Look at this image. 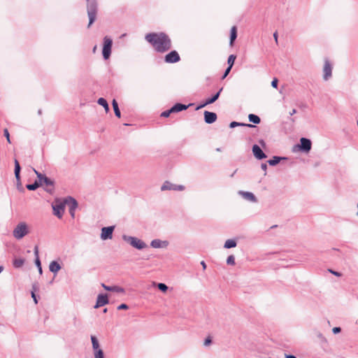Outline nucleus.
<instances>
[{
	"label": "nucleus",
	"instance_id": "nucleus-43",
	"mask_svg": "<svg viewBox=\"0 0 358 358\" xmlns=\"http://www.w3.org/2000/svg\"><path fill=\"white\" fill-rule=\"evenodd\" d=\"M278 80L277 78H274L272 81H271V86L273 87V88H277L278 87Z\"/></svg>",
	"mask_w": 358,
	"mask_h": 358
},
{
	"label": "nucleus",
	"instance_id": "nucleus-26",
	"mask_svg": "<svg viewBox=\"0 0 358 358\" xmlns=\"http://www.w3.org/2000/svg\"><path fill=\"white\" fill-rule=\"evenodd\" d=\"M112 105L115 116L120 118L121 117V113L118 106V103L115 99L113 100Z\"/></svg>",
	"mask_w": 358,
	"mask_h": 358
},
{
	"label": "nucleus",
	"instance_id": "nucleus-5",
	"mask_svg": "<svg viewBox=\"0 0 358 358\" xmlns=\"http://www.w3.org/2000/svg\"><path fill=\"white\" fill-rule=\"evenodd\" d=\"M113 45V40L110 37L106 36L103 38V44L102 48V55L104 59H109L111 55V50Z\"/></svg>",
	"mask_w": 358,
	"mask_h": 358
},
{
	"label": "nucleus",
	"instance_id": "nucleus-4",
	"mask_svg": "<svg viewBox=\"0 0 358 358\" xmlns=\"http://www.w3.org/2000/svg\"><path fill=\"white\" fill-rule=\"evenodd\" d=\"M29 233V229L27 224L21 222L16 225L13 231V236L17 240L22 239Z\"/></svg>",
	"mask_w": 358,
	"mask_h": 358
},
{
	"label": "nucleus",
	"instance_id": "nucleus-52",
	"mask_svg": "<svg viewBox=\"0 0 358 358\" xmlns=\"http://www.w3.org/2000/svg\"><path fill=\"white\" fill-rule=\"evenodd\" d=\"M329 271L333 273L334 275H336V276H341V274L337 271H334L332 270H329Z\"/></svg>",
	"mask_w": 358,
	"mask_h": 358
},
{
	"label": "nucleus",
	"instance_id": "nucleus-40",
	"mask_svg": "<svg viewBox=\"0 0 358 358\" xmlns=\"http://www.w3.org/2000/svg\"><path fill=\"white\" fill-rule=\"evenodd\" d=\"M3 135L6 138L8 143H11L10 138V134H9L8 129H3Z\"/></svg>",
	"mask_w": 358,
	"mask_h": 358
},
{
	"label": "nucleus",
	"instance_id": "nucleus-37",
	"mask_svg": "<svg viewBox=\"0 0 358 358\" xmlns=\"http://www.w3.org/2000/svg\"><path fill=\"white\" fill-rule=\"evenodd\" d=\"M227 264L229 265H234L235 264V257L234 255H229L227 259Z\"/></svg>",
	"mask_w": 358,
	"mask_h": 358
},
{
	"label": "nucleus",
	"instance_id": "nucleus-45",
	"mask_svg": "<svg viewBox=\"0 0 358 358\" xmlns=\"http://www.w3.org/2000/svg\"><path fill=\"white\" fill-rule=\"evenodd\" d=\"M209 104L210 103H206V99L203 103H201L199 106H198L196 109L199 110Z\"/></svg>",
	"mask_w": 358,
	"mask_h": 358
},
{
	"label": "nucleus",
	"instance_id": "nucleus-55",
	"mask_svg": "<svg viewBox=\"0 0 358 358\" xmlns=\"http://www.w3.org/2000/svg\"><path fill=\"white\" fill-rule=\"evenodd\" d=\"M296 113V110L294 108V109H292V111H290V112H289V115H290L291 116H292V115H294Z\"/></svg>",
	"mask_w": 358,
	"mask_h": 358
},
{
	"label": "nucleus",
	"instance_id": "nucleus-49",
	"mask_svg": "<svg viewBox=\"0 0 358 358\" xmlns=\"http://www.w3.org/2000/svg\"><path fill=\"white\" fill-rule=\"evenodd\" d=\"M261 168L263 171H264V176L266 175L267 165L266 163H262L261 164Z\"/></svg>",
	"mask_w": 358,
	"mask_h": 358
},
{
	"label": "nucleus",
	"instance_id": "nucleus-16",
	"mask_svg": "<svg viewBox=\"0 0 358 358\" xmlns=\"http://www.w3.org/2000/svg\"><path fill=\"white\" fill-rule=\"evenodd\" d=\"M204 121L207 124H212L217 120V114L214 112H210L208 110L204 111Z\"/></svg>",
	"mask_w": 358,
	"mask_h": 358
},
{
	"label": "nucleus",
	"instance_id": "nucleus-22",
	"mask_svg": "<svg viewBox=\"0 0 358 358\" xmlns=\"http://www.w3.org/2000/svg\"><path fill=\"white\" fill-rule=\"evenodd\" d=\"M49 269L51 272L56 274L61 269V266L57 261H52L50 264Z\"/></svg>",
	"mask_w": 358,
	"mask_h": 358
},
{
	"label": "nucleus",
	"instance_id": "nucleus-29",
	"mask_svg": "<svg viewBox=\"0 0 358 358\" xmlns=\"http://www.w3.org/2000/svg\"><path fill=\"white\" fill-rule=\"evenodd\" d=\"M91 341L92 344V348L96 352V350H101L99 348V343L97 338L95 336H91Z\"/></svg>",
	"mask_w": 358,
	"mask_h": 358
},
{
	"label": "nucleus",
	"instance_id": "nucleus-42",
	"mask_svg": "<svg viewBox=\"0 0 358 358\" xmlns=\"http://www.w3.org/2000/svg\"><path fill=\"white\" fill-rule=\"evenodd\" d=\"M129 306L126 303H122L117 306V310H127Z\"/></svg>",
	"mask_w": 358,
	"mask_h": 358
},
{
	"label": "nucleus",
	"instance_id": "nucleus-38",
	"mask_svg": "<svg viewBox=\"0 0 358 358\" xmlns=\"http://www.w3.org/2000/svg\"><path fill=\"white\" fill-rule=\"evenodd\" d=\"M94 358H104L103 350H99L94 352Z\"/></svg>",
	"mask_w": 358,
	"mask_h": 358
},
{
	"label": "nucleus",
	"instance_id": "nucleus-21",
	"mask_svg": "<svg viewBox=\"0 0 358 358\" xmlns=\"http://www.w3.org/2000/svg\"><path fill=\"white\" fill-rule=\"evenodd\" d=\"M187 108H188V106L178 103H176L175 105H173L171 108V111H173V113H178V112L185 110Z\"/></svg>",
	"mask_w": 358,
	"mask_h": 358
},
{
	"label": "nucleus",
	"instance_id": "nucleus-50",
	"mask_svg": "<svg viewBox=\"0 0 358 358\" xmlns=\"http://www.w3.org/2000/svg\"><path fill=\"white\" fill-rule=\"evenodd\" d=\"M31 297L33 298L34 303L36 304L38 303V300L34 291L31 292Z\"/></svg>",
	"mask_w": 358,
	"mask_h": 358
},
{
	"label": "nucleus",
	"instance_id": "nucleus-3",
	"mask_svg": "<svg viewBox=\"0 0 358 358\" xmlns=\"http://www.w3.org/2000/svg\"><path fill=\"white\" fill-rule=\"evenodd\" d=\"M122 239L129 243L133 248L138 250H143L147 247V245L144 241L135 236L124 234L122 235Z\"/></svg>",
	"mask_w": 358,
	"mask_h": 358
},
{
	"label": "nucleus",
	"instance_id": "nucleus-12",
	"mask_svg": "<svg viewBox=\"0 0 358 358\" xmlns=\"http://www.w3.org/2000/svg\"><path fill=\"white\" fill-rule=\"evenodd\" d=\"M53 213L58 218H62L65 209V203L60 202L52 206Z\"/></svg>",
	"mask_w": 358,
	"mask_h": 358
},
{
	"label": "nucleus",
	"instance_id": "nucleus-56",
	"mask_svg": "<svg viewBox=\"0 0 358 358\" xmlns=\"http://www.w3.org/2000/svg\"><path fill=\"white\" fill-rule=\"evenodd\" d=\"M259 144H260L261 145H262L263 147H264V146H265V145H266V143H265V142H264V140H259Z\"/></svg>",
	"mask_w": 358,
	"mask_h": 358
},
{
	"label": "nucleus",
	"instance_id": "nucleus-15",
	"mask_svg": "<svg viewBox=\"0 0 358 358\" xmlns=\"http://www.w3.org/2000/svg\"><path fill=\"white\" fill-rule=\"evenodd\" d=\"M169 244L168 241H162L156 238L151 241L150 246L153 248H166L168 247Z\"/></svg>",
	"mask_w": 358,
	"mask_h": 358
},
{
	"label": "nucleus",
	"instance_id": "nucleus-18",
	"mask_svg": "<svg viewBox=\"0 0 358 358\" xmlns=\"http://www.w3.org/2000/svg\"><path fill=\"white\" fill-rule=\"evenodd\" d=\"M238 194L241 195L243 199L251 202H257V198L255 194L250 192L239 191Z\"/></svg>",
	"mask_w": 358,
	"mask_h": 358
},
{
	"label": "nucleus",
	"instance_id": "nucleus-23",
	"mask_svg": "<svg viewBox=\"0 0 358 358\" xmlns=\"http://www.w3.org/2000/svg\"><path fill=\"white\" fill-rule=\"evenodd\" d=\"M222 90H223V87H221V88L218 90V92H217V93H215V94L214 95H213L212 96H210V97H209V98L206 99V103H210V104H211V103H213L215 101H216L218 99V98H219V96H220V93H221V92L222 91Z\"/></svg>",
	"mask_w": 358,
	"mask_h": 358
},
{
	"label": "nucleus",
	"instance_id": "nucleus-41",
	"mask_svg": "<svg viewBox=\"0 0 358 358\" xmlns=\"http://www.w3.org/2000/svg\"><path fill=\"white\" fill-rule=\"evenodd\" d=\"M316 336L321 341H326V338H324V336H323V334L321 332L317 331L316 332Z\"/></svg>",
	"mask_w": 358,
	"mask_h": 358
},
{
	"label": "nucleus",
	"instance_id": "nucleus-33",
	"mask_svg": "<svg viewBox=\"0 0 358 358\" xmlns=\"http://www.w3.org/2000/svg\"><path fill=\"white\" fill-rule=\"evenodd\" d=\"M238 126H244V127L245 126V127H255V126L250 124H244V123H240V122H231L229 124L230 128H234Z\"/></svg>",
	"mask_w": 358,
	"mask_h": 358
},
{
	"label": "nucleus",
	"instance_id": "nucleus-36",
	"mask_svg": "<svg viewBox=\"0 0 358 358\" xmlns=\"http://www.w3.org/2000/svg\"><path fill=\"white\" fill-rule=\"evenodd\" d=\"M157 286L158 289L163 292H166L168 290V286L164 283L159 282Z\"/></svg>",
	"mask_w": 358,
	"mask_h": 358
},
{
	"label": "nucleus",
	"instance_id": "nucleus-20",
	"mask_svg": "<svg viewBox=\"0 0 358 358\" xmlns=\"http://www.w3.org/2000/svg\"><path fill=\"white\" fill-rule=\"evenodd\" d=\"M64 203L67 204L69 208H72V210H76L78 207L77 201L72 198L71 196H69L64 200Z\"/></svg>",
	"mask_w": 358,
	"mask_h": 358
},
{
	"label": "nucleus",
	"instance_id": "nucleus-32",
	"mask_svg": "<svg viewBox=\"0 0 358 358\" xmlns=\"http://www.w3.org/2000/svg\"><path fill=\"white\" fill-rule=\"evenodd\" d=\"M97 103L100 106H102L106 112H108L109 110V106H108V102L104 98H99L97 101Z\"/></svg>",
	"mask_w": 358,
	"mask_h": 358
},
{
	"label": "nucleus",
	"instance_id": "nucleus-11",
	"mask_svg": "<svg viewBox=\"0 0 358 358\" xmlns=\"http://www.w3.org/2000/svg\"><path fill=\"white\" fill-rule=\"evenodd\" d=\"M34 171L38 178V182L41 183V185L44 184L46 186H53L54 182L51 179L38 172L36 169H34Z\"/></svg>",
	"mask_w": 358,
	"mask_h": 358
},
{
	"label": "nucleus",
	"instance_id": "nucleus-8",
	"mask_svg": "<svg viewBox=\"0 0 358 358\" xmlns=\"http://www.w3.org/2000/svg\"><path fill=\"white\" fill-rule=\"evenodd\" d=\"M115 229V226L105 227L101 229L100 235L101 239L105 241L111 239L113 238V233Z\"/></svg>",
	"mask_w": 358,
	"mask_h": 358
},
{
	"label": "nucleus",
	"instance_id": "nucleus-34",
	"mask_svg": "<svg viewBox=\"0 0 358 358\" xmlns=\"http://www.w3.org/2000/svg\"><path fill=\"white\" fill-rule=\"evenodd\" d=\"M236 58V56L234 55H230L227 59V64L228 66L232 68L233 65L234 64L235 59Z\"/></svg>",
	"mask_w": 358,
	"mask_h": 358
},
{
	"label": "nucleus",
	"instance_id": "nucleus-1",
	"mask_svg": "<svg viewBox=\"0 0 358 358\" xmlns=\"http://www.w3.org/2000/svg\"><path fill=\"white\" fill-rule=\"evenodd\" d=\"M145 38L158 52H165L171 48V41L164 32L149 33Z\"/></svg>",
	"mask_w": 358,
	"mask_h": 358
},
{
	"label": "nucleus",
	"instance_id": "nucleus-61",
	"mask_svg": "<svg viewBox=\"0 0 358 358\" xmlns=\"http://www.w3.org/2000/svg\"><path fill=\"white\" fill-rule=\"evenodd\" d=\"M216 151H217V152H220V151H221V149H220V148H217V149H216Z\"/></svg>",
	"mask_w": 358,
	"mask_h": 358
},
{
	"label": "nucleus",
	"instance_id": "nucleus-25",
	"mask_svg": "<svg viewBox=\"0 0 358 358\" xmlns=\"http://www.w3.org/2000/svg\"><path fill=\"white\" fill-rule=\"evenodd\" d=\"M237 38V30H236V27H233L231 29V32H230V45H232L234 44V41Z\"/></svg>",
	"mask_w": 358,
	"mask_h": 358
},
{
	"label": "nucleus",
	"instance_id": "nucleus-57",
	"mask_svg": "<svg viewBox=\"0 0 358 358\" xmlns=\"http://www.w3.org/2000/svg\"><path fill=\"white\" fill-rule=\"evenodd\" d=\"M201 264L202 265V267H203V269L206 268V263L203 261H202L201 262Z\"/></svg>",
	"mask_w": 358,
	"mask_h": 358
},
{
	"label": "nucleus",
	"instance_id": "nucleus-48",
	"mask_svg": "<svg viewBox=\"0 0 358 358\" xmlns=\"http://www.w3.org/2000/svg\"><path fill=\"white\" fill-rule=\"evenodd\" d=\"M211 342H212L211 338L210 337H208L205 339L203 344L205 346H208V345H210L211 343Z\"/></svg>",
	"mask_w": 358,
	"mask_h": 358
},
{
	"label": "nucleus",
	"instance_id": "nucleus-47",
	"mask_svg": "<svg viewBox=\"0 0 358 358\" xmlns=\"http://www.w3.org/2000/svg\"><path fill=\"white\" fill-rule=\"evenodd\" d=\"M101 286L103 287L104 289L112 292L113 286H108L103 283H102Z\"/></svg>",
	"mask_w": 358,
	"mask_h": 358
},
{
	"label": "nucleus",
	"instance_id": "nucleus-10",
	"mask_svg": "<svg viewBox=\"0 0 358 358\" xmlns=\"http://www.w3.org/2000/svg\"><path fill=\"white\" fill-rule=\"evenodd\" d=\"M180 60V57L179 54L176 50H172L169 53H168L165 57L164 61L169 64H173L179 62Z\"/></svg>",
	"mask_w": 358,
	"mask_h": 358
},
{
	"label": "nucleus",
	"instance_id": "nucleus-39",
	"mask_svg": "<svg viewBox=\"0 0 358 358\" xmlns=\"http://www.w3.org/2000/svg\"><path fill=\"white\" fill-rule=\"evenodd\" d=\"M171 113H173V111H171V108L162 112L161 116L164 117H168Z\"/></svg>",
	"mask_w": 358,
	"mask_h": 358
},
{
	"label": "nucleus",
	"instance_id": "nucleus-51",
	"mask_svg": "<svg viewBox=\"0 0 358 358\" xmlns=\"http://www.w3.org/2000/svg\"><path fill=\"white\" fill-rule=\"evenodd\" d=\"M75 211L76 210H72V208H69V213L73 218L75 217Z\"/></svg>",
	"mask_w": 358,
	"mask_h": 358
},
{
	"label": "nucleus",
	"instance_id": "nucleus-27",
	"mask_svg": "<svg viewBox=\"0 0 358 358\" xmlns=\"http://www.w3.org/2000/svg\"><path fill=\"white\" fill-rule=\"evenodd\" d=\"M237 245V243L234 239H228L225 241L224 248L227 249L235 248Z\"/></svg>",
	"mask_w": 358,
	"mask_h": 358
},
{
	"label": "nucleus",
	"instance_id": "nucleus-60",
	"mask_svg": "<svg viewBox=\"0 0 358 358\" xmlns=\"http://www.w3.org/2000/svg\"><path fill=\"white\" fill-rule=\"evenodd\" d=\"M96 49V45H95V46L94 47V48H93V52H95Z\"/></svg>",
	"mask_w": 358,
	"mask_h": 358
},
{
	"label": "nucleus",
	"instance_id": "nucleus-24",
	"mask_svg": "<svg viewBox=\"0 0 358 358\" xmlns=\"http://www.w3.org/2000/svg\"><path fill=\"white\" fill-rule=\"evenodd\" d=\"M286 158L285 157H278V156H274L273 157L272 159L268 160V164L270 165V166H275L277 165L278 163L280 162L281 160H283V159H285Z\"/></svg>",
	"mask_w": 358,
	"mask_h": 358
},
{
	"label": "nucleus",
	"instance_id": "nucleus-53",
	"mask_svg": "<svg viewBox=\"0 0 358 358\" xmlns=\"http://www.w3.org/2000/svg\"><path fill=\"white\" fill-rule=\"evenodd\" d=\"M273 38H275V42L278 43V33L276 31L273 34Z\"/></svg>",
	"mask_w": 358,
	"mask_h": 358
},
{
	"label": "nucleus",
	"instance_id": "nucleus-58",
	"mask_svg": "<svg viewBox=\"0 0 358 358\" xmlns=\"http://www.w3.org/2000/svg\"><path fill=\"white\" fill-rule=\"evenodd\" d=\"M38 114L39 115H41L42 114V110H41V109H39V110H38Z\"/></svg>",
	"mask_w": 358,
	"mask_h": 358
},
{
	"label": "nucleus",
	"instance_id": "nucleus-17",
	"mask_svg": "<svg viewBox=\"0 0 358 358\" xmlns=\"http://www.w3.org/2000/svg\"><path fill=\"white\" fill-rule=\"evenodd\" d=\"M14 162H15V169H14L15 177L16 181H17V188L20 189V187L21 188V182H20L21 167L20 166L19 162L17 159H15Z\"/></svg>",
	"mask_w": 358,
	"mask_h": 358
},
{
	"label": "nucleus",
	"instance_id": "nucleus-59",
	"mask_svg": "<svg viewBox=\"0 0 358 358\" xmlns=\"http://www.w3.org/2000/svg\"><path fill=\"white\" fill-rule=\"evenodd\" d=\"M3 270V266H0V273L2 272Z\"/></svg>",
	"mask_w": 358,
	"mask_h": 358
},
{
	"label": "nucleus",
	"instance_id": "nucleus-2",
	"mask_svg": "<svg viewBox=\"0 0 358 358\" xmlns=\"http://www.w3.org/2000/svg\"><path fill=\"white\" fill-rule=\"evenodd\" d=\"M98 10V3L96 0H87V11L89 17L88 27H90L96 20Z\"/></svg>",
	"mask_w": 358,
	"mask_h": 358
},
{
	"label": "nucleus",
	"instance_id": "nucleus-13",
	"mask_svg": "<svg viewBox=\"0 0 358 358\" xmlns=\"http://www.w3.org/2000/svg\"><path fill=\"white\" fill-rule=\"evenodd\" d=\"M109 303L108 297L106 294H99L96 298V302L94 308H98L99 307L103 306Z\"/></svg>",
	"mask_w": 358,
	"mask_h": 358
},
{
	"label": "nucleus",
	"instance_id": "nucleus-28",
	"mask_svg": "<svg viewBox=\"0 0 358 358\" xmlns=\"http://www.w3.org/2000/svg\"><path fill=\"white\" fill-rule=\"evenodd\" d=\"M24 262L25 260L24 258L14 259L13 264L15 268H19L24 265Z\"/></svg>",
	"mask_w": 358,
	"mask_h": 358
},
{
	"label": "nucleus",
	"instance_id": "nucleus-31",
	"mask_svg": "<svg viewBox=\"0 0 358 358\" xmlns=\"http://www.w3.org/2000/svg\"><path fill=\"white\" fill-rule=\"evenodd\" d=\"M41 186V183L38 182V180H36L34 183L32 184H28L27 185L26 187L29 189V190H31V191H34V190H36L38 187Z\"/></svg>",
	"mask_w": 358,
	"mask_h": 358
},
{
	"label": "nucleus",
	"instance_id": "nucleus-14",
	"mask_svg": "<svg viewBox=\"0 0 358 358\" xmlns=\"http://www.w3.org/2000/svg\"><path fill=\"white\" fill-rule=\"evenodd\" d=\"M252 150L255 157L259 160L265 159L267 157L261 148L257 144L253 145Z\"/></svg>",
	"mask_w": 358,
	"mask_h": 358
},
{
	"label": "nucleus",
	"instance_id": "nucleus-9",
	"mask_svg": "<svg viewBox=\"0 0 358 358\" xmlns=\"http://www.w3.org/2000/svg\"><path fill=\"white\" fill-rule=\"evenodd\" d=\"M332 76V65L330 62L326 59L323 67V79L328 80Z\"/></svg>",
	"mask_w": 358,
	"mask_h": 358
},
{
	"label": "nucleus",
	"instance_id": "nucleus-30",
	"mask_svg": "<svg viewBox=\"0 0 358 358\" xmlns=\"http://www.w3.org/2000/svg\"><path fill=\"white\" fill-rule=\"evenodd\" d=\"M248 119L250 122L254 124H259L261 122L260 117L255 114H250L248 115Z\"/></svg>",
	"mask_w": 358,
	"mask_h": 358
},
{
	"label": "nucleus",
	"instance_id": "nucleus-54",
	"mask_svg": "<svg viewBox=\"0 0 358 358\" xmlns=\"http://www.w3.org/2000/svg\"><path fill=\"white\" fill-rule=\"evenodd\" d=\"M285 358H296V357L292 355H285Z\"/></svg>",
	"mask_w": 358,
	"mask_h": 358
},
{
	"label": "nucleus",
	"instance_id": "nucleus-64",
	"mask_svg": "<svg viewBox=\"0 0 358 358\" xmlns=\"http://www.w3.org/2000/svg\"><path fill=\"white\" fill-rule=\"evenodd\" d=\"M357 125H358V121H357Z\"/></svg>",
	"mask_w": 358,
	"mask_h": 358
},
{
	"label": "nucleus",
	"instance_id": "nucleus-63",
	"mask_svg": "<svg viewBox=\"0 0 358 358\" xmlns=\"http://www.w3.org/2000/svg\"><path fill=\"white\" fill-rule=\"evenodd\" d=\"M290 120L292 122H294V118H291Z\"/></svg>",
	"mask_w": 358,
	"mask_h": 358
},
{
	"label": "nucleus",
	"instance_id": "nucleus-46",
	"mask_svg": "<svg viewBox=\"0 0 358 358\" xmlns=\"http://www.w3.org/2000/svg\"><path fill=\"white\" fill-rule=\"evenodd\" d=\"M341 331V327H334L332 329V332L334 334H338Z\"/></svg>",
	"mask_w": 358,
	"mask_h": 358
},
{
	"label": "nucleus",
	"instance_id": "nucleus-6",
	"mask_svg": "<svg viewBox=\"0 0 358 358\" xmlns=\"http://www.w3.org/2000/svg\"><path fill=\"white\" fill-rule=\"evenodd\" d=\"M311 141L303 137L300 139V143L294 146L293 151H296L298 149L302 152H308L311 150Z\"/></svg>",
	"mask_w": 358,
	"mask_h": 358
},
{
	"label": "nucleus",
	"instance_id": "nucleus-44",
	"mask_svg": "<svg viewBox=\"0 0 358 358\" xmlns=\"http://www.w3.org/2000/svg\"><path fill=\"white\" fill-rule=\"evenodd\" d=\"M231 69V67H229V66H228V67L227 68V69L225 70V71H224V74H223V76H222V79L225 78L227 76V75L229 73V72H230Z\"/></svg>",
	"mask_w": 358,
	"mask_h": 358
},
{
	"label": "nucleus",
	"instance_id": "nucleus-19",
	"mask_svg": "<svg viewBox=\"0 0 358 358\" xmlns=\"http://www.w3.org/2000/svg\"><path fill=\"white\" fill-rule=\"evenodd\" d=\"M34 255L36 257V259H35L36 266L38 268L39 273L42 274L43 270H42V267H41V260L38 257V247L37 245H36L34 247Z\"/></svg>",
	"mask_w": 358,
	"mask_h": 358
},
{
	"label": "nucleus",
	"instance_id": "nucleus-62",
	"mask_svg": "<svg viewBox=\"0 0 358 358\" xmlns=\"http://www.w3.org/2000/svg\"><path fill=\"white\" fill-rule=\"evenodd\" d=\"M107 310H108V309H107V308H105V309L103 310V313H106V312H107Z\"/></svg>",
	"mask_w": 358,
	"mask_h": 358
},
{
	"label": "nucleus",
	"instance_id": "nucleus-35",
	"mask_svg": "<svg viewBox=\"0 0 358 358\" xmlns=\"http://www.w3.org/2000/svg\"><path fill=\"white\" fill-rule=\"evenodd\" d=\"M112 292L124 294L125 292V290L123 287L115 285L113 286Z\"/></svg>",
	"mask_w": 358,
	"mask_h": 358
},
{
	"label": "nucleus",
	"instance_id": "nucleus-7",
	"mask_svg": "<svg viewBox=\"0 0 358 358\" xmlns=\"http://www.w3.org/2000/svg\"><path fill=\"white\" fill-rule=\"evenodd\" d=\"M185 186L182 185L173 184L169 181H165L161 187L162 191L165 190H174V191H183Z\"/></svg>",
	"mask_w": 358,
	"mask_h": 358
}]
</instances>
